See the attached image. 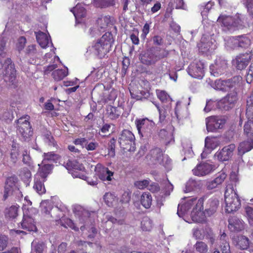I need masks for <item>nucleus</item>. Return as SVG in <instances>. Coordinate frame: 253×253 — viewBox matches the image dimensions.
I'll use <instances>...</instances> for the list:
<instances>
[{
    "label": "nucleus",
    "instance_id": "obj_1",
    "mask_svg": "<svg viewBox=\"0 0 253 253\" xmlns=\"http://www.w3.org/2000/svg\"><path fill=\"white\" fill-rule=\"evenodd\" d=\"M115 38L113 34L110 32H106L93 42L92 50L98 58L103 59L112 50Z\"/></svg>",
    "mask_w": 253,
    "mask_h": 253
},
{
    "label": "nucleus",
    "instance_id": "obj_2",
    "mask_svg": "<svg viewBox=\"0 0 253 253\" xmlns=\"http://www.w3.org/2000/svg\"><path fill=\"white\" fill-rule=\"evenodd\" d=\"M225 211L231 213L237 211L241 207V201L236 191H234L232 186L229 185L224 193Z\"/></svg>",
    "mask_w": 253,
    "mask_h": 253
},
{
    "label": "nucleus",
    "instance_id": "obj_3",
    "mask_svg": "<svg viewBox=\"0 0 253 253\" xmlns=\"http://www.w3.org/2000/svg\"><path fill=\"white\" fill-rule=\"evenodd\" d=\"M135 138L133 133L129 130L124 129L119 138V143L124 150L134 151L135 149Z\"/></svg>",
    "mask_w": 253,
    "mask_h": 253
},
{
    "label": "nucleus",
    "instance_id": "obj_4",
    "mask_svg": "<svg viewBox=\"0 0 253 253\" xmlns=\"http://www.w3.org/2000/svg\"><path fill=\"white\" fill-rule=\"evenodd\" d=\"M134 123L140 137L148 136L152 134L154 126L153 121L146 118L136 119Z\"/></svg>",
    "mask_w": 253,
    "mask_h": 253
},
{
    "label": "nucleus",
    "instance_id": "obj_5",
    "mask_svg": "<svg viewBox=\"0 0 253 253\" xmlns=\"http://www.w3.org/2000/svg\"><path fill=\"white\" fill-rule=\"evenodd\" d=\"M17 131L23 138L24 141L27 140L33 134V130L29 119L21 117L17 120Z\"/></svg>",
    "mask_w": 253,
    "mask_h": 253
},
{
    "label": "nucleus",
    "instance_id": "obj_6",
    "mask_svg": "<svg viewBox=\"0 0 253 253\" xmlns=\"http://www.w3.org/2000/svg\"><path fill=\"white\" fill-rule=\"evenodd\" d=\"M253 57L252 51L245 53L240 54L237 55L235 59L233 60V64L237 69L242 70L245 69L250 62Z\"/></svg>",
    "mask_w": 253,
    "mask_h": 253
},
{
    "label": "nucleus",
    "instance_id": "obj_7",
    "mask_svg": "<svg viewBox=\"0 0 253 253\" xmlns=\"http://www.w3.org/2000/svg\"><path fill=\"white\" fill-rule=\"evenodd\" d=\"M238 100L237 93L233 91L227 94V95L218 102L219 108L222 110H228Z\"/></svg>",
    "mask_w": 253,
    "mask_h": 253
},
{
    "label": "nucleus",
    "instance_id": "obj_8",
    "mask_svg": "<svg viewBox=\"0 0 253 253\" xmlns=\"http://www.w3.org/2000/svg\"><path fill=\"white\" fill-rule=\"evenodd\" d=\"M235 145L231 144L224 146L222 149L217 151L214 154V157L220 162L228 161L232 156L233 151L235 149Z\"/></svg>",
    "mask_w": 253,
    "mask_h": 253
},
{
    "label": "nucleus",
    "instance_id": "obj_9",
    "mask_svg": "<svg viewBox=\"0 0 253 253\" xmlns=\"http://www.w3.org/2000/svg\"><path fill=\"white\" fill-rule=\"evenodd\" d=\"M204 64L201 61L191 63L188 67V73L191 77L201 79L204 75Z\"/></svg>",
    "mask_w": 253,
    "mask_h": 253
},
{
    "label": "nucleus",
    "instance_id": "obj_10",
    "mask_svg": "<svg viewBox=\"0 0 253 253\" xmlns=\"http://www.w3.org/2000/svg\"><path fill=\"white\" fill-rule=\"evenodd\" d=\"M207 129L210 131H215L218 129L222 128L225 123V121L217 116H211L206 118Z\"/></svg>",
    "mask_w": 253,
    "mask_h": 253
},
{
    "label": "nucleus",
    "instance_id": "obj_11",
    "mask_svg": "<svg viewBox=\"0 0 253 253\" xmlns=\"http://www.w3.org/2000/svg\"><path fill=\"white\" fill-rule=\"evenodd\" d=\"M96 175L102 181H111L113 179L114 172L104 167L100 164H98L95 168Z\"/></svg>",
    "mask_w": 253,
    "mask_h": 253
},
{
    "label": "nucleus",
    "instance_id": "obj_12",
    "mask_svg": "<svg viewBox=\"0 0 253 253\" xmlns=\"http://www.w3.org/2000/svg\"><path fill=\"white\" fill-rule=\"evenodd\" d=\"M160 58L159 56L155 54L152 49H148L145 52L141 53L139 56V59L141 62L146 65L154 64L160 60Z\"/></svg>",
    "mask_w": 253,
    "mask_h": 253
},
{
    "label": "nucleus",
    "instance_id": "obj_13",
    "mask_svg": "<svg viewBox=\"0 0 253 253\" xmlns=\"http://www.w3.org/2000/svg\"><path fill=\"white\" fill-rule=\"evenodd\" d=\"M219 206V200L215 197L209 199L207 202L204 211L205 214L211 216L217 211Z\"/></svg>",
    "mask_w": 253,
    "mask_h": 253
},
{
    "label": "nucleus",
    "instance_id": "obj_14",
    "mask_svg": "<svg viewBox=\"0 0 253 253\" xmlns=\"http://www.w3.org/2000/svg\"><path fill=\"white\" fill-rule=\"evenodd\" d=\"M96 22L99 28L101 30H104L107 27L114 26L116 21L112 16L101 15L97 19Z\"/></svg>",
    "mask_w": 253,
    "mask_h": 253
},
{
    "label": "nucleus",
    "instance_id": "obj_15",
    "mask_svg": "<svg viewBox=\"0 0 253 253\" xmlns=\"http://www.w3.org/2000/svg\"><path fill=\"white\" fill-rule=\"evenodd\" d=\"M235 79V77L226 80H217L214 83L215 87L218 90L227 91L235 86L236 83L234 81Z\"/></svg>",
    "mask_w": 253,
    "mask_h": 253
},
{
    "label": "nucleus",
    "instance_id": "obj_16",
    "mask_svg": "<svg viewBox=\"0 0 253 253\" xmlns=\"http://www.w3.org/2000/svg\"><path fill=\"white\" fill-rule=\"evenodd\" d=\"M5 57V55H0V69H2L4 67L5 70V76H8L9 75L8 69H9L10 70L9 76L11 78L13 77L15 78V70L14 65V64H12V61L10 58H7L5 59L4 61V63H3L1 59V57L4 58Z\"/></svg>",
    "mask_w": 253,
    "mask_h": 253
},
{
    "label": "nucleus",
    "instance_id": "obj_17",
    "mask_svg": "<svg viewBox=\"0 0 253 253\" xmlns=\"http://www.w3.org/2000/svg\"><path fill=\"white\" fill-rule=\"evenodd\" d=\"M228 228L231 232H239L244 229L243 221L236 216L230 217L228 219Z\"/></svg>",
    "mask_w": 253,
    "mask_h": 253
},
{
    "label": "nucleus",
    "instance_id": "obj_18",
    "mask_svg": "<svg viewBox=\"0 0 253 253\" xmlns=\"http://www.w3.org/2000/svg\"><path fill=\"white\" fill-rule=\"evenodd\" d=\"M212 166L208 163H201L197 166L192 171L195 175L204 176L205 175L212 170Z\"/></svg>",
    "mask_w": 253,
    "mask_h": 253
},
{
    "label": "nucleus",
    "instance_id": "obj_19",
    "mask_svg": "<svg viewBox=\"0 0 253 253\" xmlns=\"http://www.w3.org/2000/svg\"><path fill=\"white\" fill-rule=\"evenodd\" d=\"M21 228L28 231H36L37 227L34 219L31 216L24 214L22 221L21 222Z\"/></svg>",
    "mask_w": 253,
    "mask_h": 253
},
{
    "label": "nucleus",
    "instance_id": "obj_20",
    "mask_svg": "<svg viewBox=\"0 0 253 253\" xmlns=\"http://www.w3.org/2000/svg\"><path fill=\"white\" fill-rule=\"evenodd\" d=\"M42 136L45 144H47L49 146H52L57 148V143L50 130L45 128H43L42 130Z\"/></svg>",
    "mask_w": 253,
    "mask_h": 253
},
{
    "label": "nucleus",
    "instance_id": "obj_21",
    "mask_svg": "<svg viewBox=\"0 0 253 253\" xmlns=\"http://www.w3.org/2000/svg\"><path fill=\"white\" fill-rule=\"evenodd\" d=\"M163 157V153L162 150L159 148H155L152 149L147 155V158L154 164L160 163Z\"/></svg>",
    "mask_w": 253,
    "mask_h": 253
},
{
    "label": "nucleus",
    "instance_id": "obj_22",
    "mask_svg": "<svg viewBox=\"0 0 253 253\" xmlns=\"http://www.w3.org/2000/svg\"><path fill=\"white\" fill-rule=\"evenodd\" d=\"M106 115L110 120H116L120 116L122 113L121 108L108 105L106 108Z\"/></svg>",
    "mask_w": 253,
    "mask_h": 253
},
{
    "label": "nucleus",
    "instance_id": "obj_23",
    "mask_svg": "<svg viewBox=\"0 0 253 253\" xmlns=\"http://www.w3.org/2000/svg\"><path fill=\"white\" fill-rule=\"evenodd\" d=\"M253 149V137L241 142L238 146V154L242 156Z\"/></svg>",
    "mask_w": 253,
    "mask_h": 253
},
{
    "label": "nucleus",
    "instance_id": "obj_24",
    "mask_svg": "<svg viewBox=\"0 0 253 253\" xmlns=\"http://www.w3.org/2000/svg\"><path fill=\"white\" fill-rule=\"evenodd\" d=\"M37 42L43 48H46L48 44V39L46 35L42 31L35 32Z\"/></svg>",
    "mask_w": 253,
    "mask_h": 253
},
{
    "label": "nucleus",
    "instance_id": "obj_25",
    "mask_svg": "<svg viewBox=\"0 0 253 253\" xmlns=\"http://www.w3.org/2000/svg\"><path fill=\"white\" fill-rule=\"evenodd\" d=\"M251 116L246 114L248 118V121L244 126V133L248 136H253V113H251Z\"/></svg>",
    "mask_w": 253,
    "mask_h": 253
},
{
    "label": "nucleus",
    "instance_id": "obj_26",
    "mask_svg": "<svg viewBox=\"0 0 253 253\" xmlns=\"http://www.w3.org/2000/svg\"><path fill=\"white\" fill-rule=\"evenodd\" d=\"M140 203L144 208L146 209H149L152 203L151 194L148 192H143L140 197Z\"/></svg>",
    "mask_w": 253,
    "mask_h": 253
},
{
    "label": "nucleus",
    "instance_id": "obj_27",
    "mask_svg": "<svg viewBox=\"0 0 253 253\" xmlns=\"http://www.w3.org/2000/svg\"><path fill=\"white\" fill-rule=\"evenodd\" d=\"M227 235L223 233L219 238L220 248L222 253H231L230 246L226 241Z\"/></svg>",
    "mask_w": 253,
    "mask_h": 253
},
{
    "label": "nucleus",
    "instance_id": "obj_28",
    "mask_svg": "<svg viewBox=\"0 0 253 253\" xmlns=\"http://www.w3.org/2000/svg\"><path fill=\"white\" fill-rule=\"evenodd\" d=\"M103 199L105 204L110 207L116 205L118 202V198L111 193H106Z\"/></svg>",
    "mask_w": 253,
    "mask_h": 253
},
{
    "label": "nucleus",
    "instance_id": "obj_29",
    "mask_svg": "<svg viewBox=\"0 0 253 253\" xmlns=\"http://www.w3.org/2000/svg\"><path fill=\"white\" fill-rule=\"evenodd\" d=\"M19 207L16 205H12L5 210V216L10 218H15L18 215V211Z\"/></svg>",
    "mask_w": 253,
    "mask_h": 253
},
{
    "label": "nucleus",
    "instance_id": "obj_30",
    "mask_svg": "<svg viewBox=\"0 0 253 253\" xmlns=\"http://www.w3.org/2000/svg\"><path fill=\"white\" fill-rule=\"evenodd\" d=\"M68 74V69H57L52 73V77L56 81L63 80Z\"/></svg>",
    "mask_w": 253,
    "mask_h": 253
},
{
    "label": "nucleus",
    "instance_id": "obj_31",
    "mask_svg": "<svg viewBox=\"0 0 253 253\" xmlns=\"http://www.w3.org/2000/svg\"><path fill=\"white\" fill-rule=\"evenodd\" d=\"M76 19L84 18L86 15L85 9L77 4L75 7L71 10Z\"/></svg>",
    "mask_w": 253,
    "mask_h": 253
},
{
    "label": "nucleus",
    "instance_id": "obj_32",
    "mask_svg": "<svg viewBox=\"0 0 253 253\" xmlns=\"http://www.w3.org/2000/svg\"><path fill=\"white\" fill-rule=\"evenodd\" d=\"M217 21L228 29H230L233 26V19L230 16L220 15L218 18Z\"/></svg>",
    "mask_w": 253,
    "mask_h": 253
},
{
    "label": "nucleus",
    "instance_id": "obj_33",
    "mask_svg": "<svg viewBox=\"0 0 253 253\" xmlns=\"http://www.w3.org/2000/svg\"><path fill=\"white\" fill-rule=\"evenodd\" d=\"M204 212L199 211L197 212L193 211L191 213L192 219L193 221L198 223H204L206 221V216Z\"/></svg>",
    "mask_w": 253,
    "mask_h": 253
},
{
    "label": "nucleus",
    "instance_id": "obj_34",
    "mask_svg": "<svg viewBox=\"0 0 253 253\" xmlns=\"http://www.w3.org/2000/svg\"><path fill=\"white\" fill-rule=\"evenodd\" d=\"M235 40V44H238L239 47L242 48L247 47L251 43L250 40L246 37L239 36L236 37Z\"/></svg>",
    "mask_w": 253,
    "mask_h": 253
},
{
    "label": "nucleus",
    "instance_id": "obj_35",
    "mask_svg": "<svg viewBox=\"0 0 253 253\" xmlns=\"http://www.w3.org/2000/svg\"><path fill=\"white\" fill-rule=\"evenodd\" d=\"M156 93L159 99L163 103H167L172 100L169 94L165 90L157 89Z\"/></svg>",
    "mask_w": 253,
    "mask_h": 253
},
{
    "label": "nucleus",
    "instance_id": "obj_36",
    "mask_svg": "<svg viewBox=\"0 0 253 253\" xmlns=\"http://www.w3.org/2000/svg\"><path fill=\"white\" fill-rule=\"evenodd\" d=\"M237 245L241 250H247L250 245L249 239L245 236H239Z\"/></svg>",
    "mask_w": 253,
    "mask_h": 253
},
{
    "label": "nucleus",
    "instance_id": "obj_37",
    "mask_svg": "<svg viewBox=\"0 0 253 253\" xmlns=\"http://www.w3.org/2000/svg\"><path fill=\"white\" fill-rule=\"evenodd\" d=\"M41 211L45 214H49L53 208L52 204L48 200L42 201L40 205Z\"/></svg>",
    "mask_w": 253,
    "mask_h": 253
},
{
    "label": "nucleus",
    "instance_id": "obj_38",
    "mask_svg": "<svg viewBox=\"0 0 253 253\" xmlns=\"http://www.w3.org/2000/svg\"><path fill=\"white\" fill-rule=\"evenodd\" d=\"M196 251L199 253H207L208 251V245L202 241H198L194 245Z\"/></svg>",
    "mask_w": 253,
    "mask_h": 253
},
{
    "label": "nucleus",
    "instance_id": "obj_39",
    "mask_svg": "<svg viewBox=\"0 0 253 253\" xmlns=\"http://www.w3.org/2000/svg\"><path fill=\"white\" fill-rule=\"evenodd\" d=\"M213 1H209L206 3L201 4L199 6L202 15H206L214 5Z\"/></svg>",
    "mask_w": 253,
    "mask_h": 253
},
{
    "label": "nucleus",
    "instance_id": "obj_40",
    "mask_svg": "<svg viewBox=\"0 0 253 253\" xmlns=\"http://www.w3.org/2000/svg\"><path fill=\"white\" fill-rule=\"evenodd\" d=\"M19 155L18 148H17L15 144L12 145V149L10 153L11 161L15 164L18 160V157Z\"/></svg>",
    "mask_w": 253,
    "mask_h": 253
},
{
    "label": "nucleus",
    "instance_id": "obj_41",
    "mask_svg": "<svg viewBox=\"0 0 253 253\" xmlns=\"http://www.w3.org/2000/svg\"><path fill=\"white\" fill-rule=\"evenodd\" d=\"M34 188L39 194H42L45 193V189L42 182L40 180H37L35 182L34 185Z\"/></svg>",
    "mask_w": 253,
    "mask_h": 253
},
{
    "label": "nucleus",
    "instance_id": "obj_42",
    "mask_svg": "<svg viewBox=\"0 0 253 253\" xmlns=\"http://www.w3.org/2000/svg\"><path fill=\"white\" fill-rule=\"evenodd\" d=\"M238 183L239 179L238 176L235 173H232L230 176V181L227 184L226 189L229 185H230L232 186L234 191H236L235 188Z\"/></svg>",
    "mask_w": 253,
    "mask_h": 253
},
{
    "label": "nucleus",
    "instance_id": "obj_43",
    "mask_svg": "<svg viewBox=\"0 0 253 253\" xmlns=\"http://www.w3.org/2000/svg\"><path fill=\"white\" fill-rule=\"evenodd\" d=\"M141 225L143 231H150L152 228V222L149 218H145L141 221Z\"/></svg>",
    "mask_w": 253,
    "mask_h": 253
},
{
    "label": "nucleus",
    "instance_id": "obj_44",
    "mask_svg": "<svg viewBox=\"0 0 253 253\" xmlns=\"http://www.w3.org/2000/svg\"><path fill=\"white\" fill-rule=\"evenodd\" d=\"M139 31L136 28H133L132 31V33L130 35V39L133 43L135 45H138L139 44V39L138 38Z\"/></svg>",
    "mask_w": 253,
    "mask_h": 253
},
{
    "label": "nucleus",
    "instance_id": "obj_45",
    "mask_svg": "<svg viewBox=\"0 0 253 253\" xmlns=\"http://www.w3.org/2000/svg\"><path fill=\"white\" fill-rule=\"evenodd\" d=\"M51 166L49 164L44 165L39 171L40 175L42 178L46 177L50 173Z\"/></svg>",
    "mask_w": 253,
    "mask_h": 253
},
{
    "label": "nucleus",
    "instance_id": "obj_46",
    "mask_svg": "<svg viewBox=\"0 0 253 253\" xmlns=\"http://www.w3.org/2000/svg\"><path fill=\"white\" fill-rule=\"evenodd\" d=\"M17 182L18 178L16 176H9L6 179L5 186L12 189L13 187L15 186Z\"/></svg>",
    "mask_w": 253,
    "mask_h": 253
},
{
    "label": "nucleus",
    "instance_id": "obj_47",
    "mask_svg": "<svg viewBox=\"0 0 253 253\" xmlns=\"http://www.w3.org/2000/svg\"><path fill=\"white\" fill-rule=\"evenodd\" d=\"M211 45H212L211 42H209L206 43L201 41L199 44V48L202 52L207 53L210 50Z\"/></svg>",
    "mask_w": 253,
    "mask_h": 253
},
{
    "label": "nucleus",
    "instance_id": "obj_48",
    "mask_svg": "<svg viewBox=\"0 0 253 253\" xmlns=\"http://www.w3.org/2000/svg\"><path fill=\"white\" fill-rule=\"evenodd\" d=\"M244 5L249 15L253 17V0H244Z\"/></svg>",
    "mask_w": 253,
    "mask_h": 253
},
{
    "label": "nucleus",
    "instance_id": "obj_49",
    "mask_svg": "<svg viewBox=\"0 0 253 253\" xmlns=\"http://www.w3.org/2000/svg\"><path fill=\"white\" fill-rule=\"evenodd\" d=\"M27 42V40L26 38L24 36L20 37L18 39L17 42L16 43V48L19 51H21L22 50L26 45Z\"/></svg>",
    "mask_w": 253,
    "mask_h": 253
},
{
    "label": "nucleus",
    "instance_id": "obj_50",
    "mask_svg": "<svg viewBox=\"0 0 253 253\" xmlns=\"http://www.w3.org/2000/svg\"><path fill=\"white\" fill-rule=\"evenodd\" d=\"M8 243V237L4 235H0V251L5 250Z\"/></svg>",
    "mask_w": 253,
    "mask_h": 253
},
{
    "label": "nucleus",
    "instance_id": "obj_51",
    "mask_svg": "<svg viewBox=\"0 0 253 253\" xmlns=\"http://www.w3.org/2000/svg\"><path fill=\"white\" fill-rule=\"evenodd\" d=\"M116 142V139L114 138H112L108 143V154L112 156H114L115 155Z\"/></svg>",
    "mask_w": 253,
    "mask_h": 253
},
{
    "label": "nucleus",
    "instance_id": "obj_52",
    "mask_svg": "<svg viewBox=\"0 0 253 253\" xmlns=\"http://www.w3.org/2000/svg\"><path fill=\"white\" fill-rule=\"evenodd\" d=\"M149 183L150 180L144 179L143 180H139L135 182V185L137 188L143 190L146 188H148Z\"/></svg>",
    "mask_w": 253,
    "mask_h": 253
},
{
    "label": "nucleus",
    "instance_id": "obj_53",
    "mask_svg": "<svg viewBox=\"0 0 253 253\" xmlns=\"http://www.w3.org/2000/svg\"><path fill=\"white\" fill-rule=\"evenodd\" d=\"M193 236L196 239L202 240L204 238V230L203 229H199L198 228H194L193 229Z\"/></svg>",
    "mask_w": 253,
    "mask_h": 253
},
{
    "label": "nucleus",
    "instance_id": "obj_54",
    "mask_svg": "<svg viewBox=\"0 0 253 253\" xmlns=\"http://www.w3.org/2000/svg\"><path fill=\"white\" fill-rule=\"evenodd\" d=\"M147 189L153 193H158L160 190V187L158 183L152 182L149 184Z\"/></svg>",
    "mask_w": 253,
    "mask_h": 253
},
{
    "label": "nucleus",
    "instance_id": "obj_55",
    "mask_svg": "<svg viewBox=\"0 0 253 253\" xmlns=\"http://www.w3.org/2000/svg\"><path fill=\"white\" fill-rule=\"evenodd\" d=\"M246 212L250 224L253 226V208L247 207L246 209Z\"/></svg>",
    "mask_w": 253,
    "mask_h": 253
},
{
    "label": "nucleus",
    "instance_id": "obj_56",
    "mask_svg": "<svg viewBox=\"0 0 253 253\" xmlns=\"http://www.w3.org/2000/svg\"><path fill=\"white\" fill-rule=\"evenodd\" d=\"M73 143L76 145H81L82 148H84L85 145L88 143L87 139L84 137L78 138L75 139Z\"/></svg>",
    "mask_w": 253,
    "mask_h": 253
},
{
    "label": "nucleus",
    "instance_id": "obj_57",
    "mask_svg": "<svg viewBox=\"0 0 253 253\" xmlns=\"http://www.w3.org/2000/svg\"><path fill=\"white\" fill-rule=\"evenodd\" d=\"M227 176V174L223 171H221L218 173L217 177L214 179L215 180V182L217 183V184H221Z\"/></svg>",
    "mask_w": 253,
    "mask_h": 253
},
{
    "label": "nucleus",
    "instance_id": "obj_58",
    "mask_svg": "<svg viewBox=\"0 0 253 253\" xmlns=\"http://www.w3.org/2000/svg\"><path fill=\"white\" fill-rule=\"evenodd\" d=\"M99 146V144L96 142H91L88 144H86L85 146V148L87 151H93L95 150Z\"/></svg>",
    "mask_w": 253,
    "mask_h": 253
},
{
    "label": "nucleus",
    "instance_id": "obj_59",
    "mask_svg": "<svg viewBox=\"0 0 253 253\" xmlns=\"http://www.w3.org/2000/svg\"><path fill=\"white\" fill-rule=\"evenodd\" d=\"M142 33L141 34V38L145 39L146 36L148 34L150 31V24L146 23L142 29Z\"/></svg>",
    "mask_w": 253,
    "mask_h": 253
},
{
    "label": "nucleus",
    "instance_id": "obj_60",
    "mask_svg": "<svg viewBox=\"0 0 253 253\" xmlns=\"http://www.w3.org/2000/svg\"><path fill=\"white\" fill-rule=\"evenodd\" d=\"M160 68L161 69H160L159 73L160 74L161 78L165 77L166 75H169L170 78L172 79L171 77L170 76V70L169 68L166 67L165 69H164V68L163 66H161Z\"/></svg>",
    "mask_w": 253,
    "mask_h": 253
},
{
    "label": "nucleus",
    "instance_id": "obj_61",
    "mask_svg": "<svg viewBox=\"0 0 253 253\" xmlns=\"http://www.w3.org/2000/svg\"><path fill=\"white\" fill-rule=\"evenodd\" d=\"M152 40L153 43L156 45H161L163 42L162 37L158 35L154 36Z\"/></svg>",
    "mask_w": 253,
    "mask_h": 253
},
{
    "label": "nucleus",
    "instance_id": "obj_62",
    "mask_svg": "<svg viewBox=\"0 0 253 253\" xmlns=\"http://www.w3.org/2000/svg\"><path fill=\"white\" fill-rule=\"evenodd\" d=\"M36 46L35 44L29 45L26 48V52L28 54H34L36 53Z\"/></svg>",
    "mask_w": 253,
    "mask_h": 253
},
{
    "label": "nucleus",
    "instance_id": "obj_63",
    "mask_svg": "<svg viewBox=\"0 0 253 253\" xmlns=\"http://www.w3.org/2000/svg\"><path fill=\"white\" fill-rule=\"evenodd\" d=\"M175 8L176 9H186V5L184 2L183 0H175Z\"/></svg>",
    "mask_w": 253,
    "mask_h": 253
},
{
    "label": "nucleus",
    "instance_id": "obj_64",
    "mask_svg": "<svg viewBox=\"0 0 253 253\" xmlns=\"http://www.w3.org/2000/svg\"><path fill=\"white\" fill-rule=\"evenodd\" d=\"M5 45V42L2 39H0V55H6V52L4 51Z\"/></svg>",
    "mask_w": 253,
    "mask_h": 253
}]
</instances>
